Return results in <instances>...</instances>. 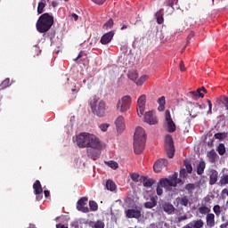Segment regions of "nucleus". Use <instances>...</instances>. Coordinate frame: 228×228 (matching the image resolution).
<instances>
[{"label": "nucleus", "mask_w": 228, "mask_h": 228, "mask_svg": "<svg viewBox=\"0 0 228 228\" xmlns=\"http://www.w3.org/2000/svg\"><path fill=\"white\" fill-rule=\"evenodd\" d=\"M77 145L81 149H101V141L95 134L84 132L77 136Z\"/></svg>", "instance_id": "nucleus-1"}, {"label": "nucleus", "mask_w": 228, "mask_h": 228, "mask_svg": "<svg viewBox=\"0 0 228 228\" xmlns=\"http://www.w3.org/2000/svg\"><path fill=\"white\" fill-rule=\"evenodd\" d=\"M91 111L94 117L104 118L108 115L106 102L101 98L94 97L89 102Z\"/></svg>", "instance_id": "nucleus-2"}, {"label": "nucleus", "mask_w": 228, "mask_h": 228, "mask_svg": "<svg viewBox=\"0 0 228 228\" xmlns=\"http://www.w3.org/2000/svg\"><path fill=\"white\" fill-rule=\"evenodd\" d=\"M146 142L147 134H145V129L137 126L134 134V151L135 154H142L143 152Z\"/></svg>", "instance_id": "nucleus-3"}, {"label": "nucleus", "mask_w": 228, "mask_h": 228, "mask_svg": "<svg viewBox=\"0 0 228 228\" xmlns=\"http://www.w3.org/2000/svg\"><path fill=\"white\" fill-rule=\"evenodd\" d=\"M53 24H54V16L45 12L38 18L36 28L39 33H47L53 28Z\"/></svg>", "instance_id": "nucleus-4"}, {"label": "nucleus", "mask_w": 228, "mask_h": 228, "mask_svg": "<svg viewBox=\"0 0 228 228\" xmlns=\"http://www.w3.org/2000/svg\"><path fill=\"white\" fill-rule=\"evenodd\" d=\"M177 173H174L168 178H162L159 180V184L161 188H165V190L170 191L171 188H175L177 184L182 183L181 179H178Z\"/></svg>", "instance_id": "nucleus-5"}, {"label": "nucleus", "mask_w": 228, "mask_h": 228, "mask_svg": "<svg viewBox=\"0 0 228 228\" xmlns=\"http://www.w3.org/2000/svg\"><path fill=\"white\" fill-rule=\"evenodd\" d=\"M131 108V96L125 95L120 100L118 101L117 109L120 113H124L129 110Z\"/></svg>", "instance_id": "nucleus-6"}, {"label": "nucleus", "mask_w": 228, "mask_h": 228, "mask_svg": "<svg viewBox=\"0 0 228 228\" xmlns=\"http://www.w3.org/2000/svg\"><path fill=\"white\" fill-rule=\"evenodd\" d=\"M165 149L167 157L172 159L175 155V147L174 146V139L171 137L170 134L166 135L165 138Z\"/></svg>", "instance_id": "nucleus-7"}, {"label": "nucleus", "mask_w": 228, "mask_h": 228, "mask_svg": "<svg viewBox=\"0 0 228 228\" xmlns=\"http://www.w3.org/2000/svg\"><path fill=\"white\" fill-rule=\"evenodd\" d=\"M168 167V160L167 159H160L155 162L153 165V170L156 174H159L163 168Z\"/></svg>", "instance_id": "nucleus-8"}, {"label": "nucleus", "mask_w": 228, "mask_h": 228, "mask_svg": "<svg viewBox=\"0 0 228 228\" xmlns=\"http://www.w3.org/2000/svg\"><path fill=\"white\" fill-rule=\"evenodd\" d=\"M86 202H88V198H81L77 203V209L82 211V213H89L90 208L86 206Z\"/></svg>", "instance_id": "nucleus-9"}, {"label": "nucleus", "mask_w": 228, "mask_h": 228, "mask_svg": "<svg viewBox=\"0 0 228 228\" xmlns=\"http://www.w3.org/2000/svg\"><path fill=\"white\" fill-rule=\"evenodd\" d=\"M144 122H146L150 126H155V124L158 122V118H156L154 112L148 111L144 114Z\"/></svg>", "instance_id": "nucleus-10"}, {"label": "nucleus", "mask_w": 228, "mask_h": 228, "mask_svg": "<svg viewBox=\"0 0 228 228\" xmlns=\"http://www.w3.org/2000/svg\"><path fill=\"white\" fill-rule=\"evenodd\" d=\"M101 148H88L87 149V156L91 159H94L95 161L96 159H99V156H101Z\"/></svg>", "instance_id": "nucleus-11"}, {"label": "nucleus", "mask_w": 228, "mask_h": 228, "mask_svg": "<svg viewBox=\"0 0 228 228\" xmlns=\"http://www.w3.org/2000/svg\"><path fill=\"white\" fill-rule=\"evenodd\" d=\"M208 175L209 177L210 186L216 184V183L218 181V171H216L215 169H209Z\"/></svg>", "instance_id": "nucleus-12"}, {"label": "nucleus", "mask_w": 228, "mask_h": 228, "mask_svg": "<svg viewBox=\"0 0 228 228\" xmlns=\"http://www.w3.org/2000/svg\"><path fill=\"white\" fill-rule=\"evenodd\" d=\"M126 218H140L142 216V211L138 209H127L126 210Z\"/></svg>", "instance_id": "nucleus-13"}, {"label": "nucleus", "mask_w": 228, "mask_h": 228, "mask_svg": "<svg viewBox=\"0 0 228 228\" xmlns=\"http://www.w3.org/2000/svg\"><path fill=\"white\" fill-rule=\"evenodd\" d=\"M33 190L35 195H37V199H40L42 197V193H44V189L42 188V183L38 180H37L33 184Z\"/></svg>", "instance_id": "nucleus-14"}, {"label": "nucleus", "mask_w": 228, "mask_h": 228, "mask_svg": "<svg viewBox=\"0 0 228 228\" xmlns=\"http://www.w3.org/2000/svg\"><path fill=\"white\" fill-rule=\"evenodd\" d=\"M114 36H115V33L113 31L104 34L100 40L101 44L102 45H106L110 44V42H111V40H113Z\"/></svg>", "instance_id": "nucleus-15"}, {"label": "nucleus", "mask_w": 228, "mask_h": 228, "mask_svg": "<svg viewBox=\"0 0 228 228\" xmlns=\"http://www.w3.org/2000/svg\"><path fill=\"white\" fill-rule=\"evenodd\" d=\"M162 209L167 215H174L175 213V207L170 202H165L162 204Z\"/></svg>", "instance_id": "nucleus-16"}, {"label": "nucleus", "mask_w": 228, "mask_h": 228, "mask_svg": "<svg viewBox=\"0 0 228 228\" xmlns=\"http://www.w3.org/2000/svg\"><path fill=\"white\" fill-rule=\"evenodd\" d=\"M116 127L119 133H122L124 129H126V121L124 119V117L119 116L115 121Z\"/></svg>", "instance_id": "nucleus-17"}, {"label": "nucleus", "mask_w": 228, "mask_h": 228, "mask_svg": "<svg viewBox=\"0 0 228 228\" xmlns=\"http://www.w3.org/2000/svg\"><path fill=\"white\" fill-rule=\"evenodd\" d=\"M207 158L208 159L209 163L215 164L218 159V154L215 151V149L210 150L207 153Z\"/></svg>", "instance_id": "nucleus-18"}, {"label": "nucleus", "mask_w": 228, "mask_h": 228, "mask_svg": "<svg viewBox=\"0 0 228 228\" xmlns=\"http://www.w3.org/2000/svg\"><path fill=\"white\" fill-rule=\"evenodd\" d=\"M207 227L213 228L215 226V214L209 213L206 216Z\"/></svg>", "instance_id": "nucleus-19"}, {"label": "nucleus", "mask_w": 228, "mask_h": 228, "mask_svg": "<svg viewBox=\"0 0 228 228\" xmlns=\"http://www.w3.org/2000/svg\"><path fill=\"white\" fill-rule=\"evenodd\" d=\"M158 204V201L156 200L155 197H151L150 199V201H147L146 203H144V208H146L147 209H152V208H156Z\"/></svg>", "instance_id": "nucleus-20"}, {"label": "nucleus", "mask_w": 228, "mask_h": 228, "mask_svg": "<svg viewBox=\"0 0 228 228\" xmlns=\"http://www.w3.org/2000/svg\"><path fill=\"white\" fill-rule=\"evenodd\" d=\"M166 4L167 8L166 11L167 15H172L174 13V0H167Z\"/></svg>", "instance_id": "nucleus-21"}, {"label": "nucleus", "mask_w": 228, "mask_h": 228, "mask_svg": "<svg viewBox=\"0 0 228 228\" xmlns=\"http://www.w3.org/2000/svg\"><path fill=\"white\" fill-rule=\"evenodd\" d=\"M204 170H206V162L201 160L197 166L198 175H202V174H204Z\"/></svg>", "instance_id": "nucleus-22"}, {"label": "nucleus", "mask_w": 228, "mask_h": 228, "mask_svg": "<svg viewBox=\"0 0 228 228\" xmlns=\"http://www.w3.org/2000/svg\"><path fill=\"white\" fill-rule=\"evenodd\" d=\"M105 186L106 189L110 191H115L117 190V184H115V182H113V180H108Z\"/></svg>", "instance_id": "nucleus-23"}, {"label": "nucleus", "mask_w": 228, "mask_h": 228, "mask_svg": "<svg viewBox=\"0 0 228 228\" xmlns=\"http://www.w3.org/2000/svg\"><path fill=\"white\" fill-rule=\"evenodd\" d=\"M156 181L154 179H147L145 177H142V184L145 188H151L152 184H154Z\"/></svg>", "instance_id": "nucleus-24"}, {"label": "nucleus", "mask_w": 228, "mask_h": 228, "mask_svg": "<svg viewBox=\"0 0 228 228\" xmlns=\"http://www.w3.org/2000/svg\"><path fill=\"white\" fill-rule=\"evenodd\" d=\"M198 211L200 215H209V213H211V208L203 205L198 208Z\"/></svg>", "instance_id": "nucleus-25"}, {"label": "nucleus", "mask_w": 228, "mask_h": 228, "mask_svg": "<svg viewBox=\"0 0 228 228\" xmlns=\"http://www.w3.org/2000/svg\"><path fill=\"white\" fill-rule=\"evenodd\" d=\"M158 103L159 104L158 108L159 111H163L165 110V104H166L165 96H161L160 98H159Z\"/></svg>", "instance_id": "nucleus-26"}, {"label": "nucleus", "mask_w": 228, "mask_h": 228, "mask_svg": "<svg viewBox=\"0 0 228 228\" xmlns=\"http://www.w3.org/2000/svg\"><path fill=\"white\" fill-rule=\"evenodd\" d=\"M192 228H202L204 227V221L202 219H199L197 221L191 222Z\"/></svg>", "instance_id": "nucleus-27"}, {"label": "nucleus", "mask_w": 228, "mask_h": 228, "mask_svg": "<svg viewBox=\"0 0 228 228\" xmlns=\"http://www.w3.org/2000/svg\"><path fill=\"white\" fill-rule=\"evenodd\" d=\"M146 101H147V96H145L144 94L141 95L137 100V106L145 107Z\"/></svg>", "instance_id": "nucleus-28"}, {"label": "nucleus", "mask_w": 228, "mask_h": 228, "mask_svg": "<svg viewBox=\"0 0 228 228\" xmlns=\"http://www.w3.org/2000/svg\"><path fill=\"white\" fill-rule=\"evenodd\" d=\"M166 124L167 126L168 133H175L176 126H175V123H174V121H169Z\"/></svg>", "instance_id": "nucleus-29"}, {"label": "nucleus", "mask_w": 228, "mask_h": 228, "mask_svg": "<svg viewBox=\"0 0 228 228\" xmlns=\"http://www.w3.org/2000/svg\"><path fill=\"white\" fill-rule=\"evenodd\" d=\"M216 151L218 152L219 156H224V154H225L226 152L225 144L219 143V145L216 148Z\"/></svg>", "instance_id": "nucleus-30"}, {"label": "nucleus", "mask_w": 228, "mask_h": 228, "mask_svg": "<svg viewBox=\"0 0 228 228\" xmlns=\"http://www.w3.org/2000/svg\"><path fill=\"white\" fill-rule=\"evenodd\" d=\"M214 138H216V140H225V138H228V134L225 132L216 133L215 134Z\"/></svg>", "instance_id": "nucleus-31"}, {"label": "nucleus", "mask_w": 228, "mask_h": 228, "mask_svg": "<svg viewBox=\"0 0 228 228\" xmlns=\"http://www.w3.org/2000/svg\"><path fill=\"white\" fill-rule=\"evenodd\" d=\"M147 79H149V76L142 75L139 79H137V81H135V85H137V86H142V85H143Z\"/></svg>", "instance_id": "nucleus-32"}, {"label": "nucleus", "mask_w": 228, "mask_h": 228, "mask_svg": "<svg viewBox=\"0 0 228 228\" xmlns=\"http://www.w3.org/2000/svg\"><path fill=\"white\" fill-rule=\"evenodd\" d=\"M185 190L189 195H193V191H195V185L193 183H187L185 185Z\"/></svg>", "instance_id": "nucleus-33"}, {"label": "nucleus", "mask_w": 228, "mask_h": 228, "mask_svg": "<svg viewBox=\"0 0 228 228\" xmlns=\"http://www.w3.org/2000/svg\"><path fill=\"white\" fill-rule=\"evenodd\" d=\"M163 9H160L157 13H156V17H157V22L158 24H163L164 19H163Z\"/></svg>", "instance_id": "nucleus-34"}, {"label": "nucleus", "mask_w": 228, "mask_h": 228, "mask_svg": "<svg viewBox=\"0 0 228 228\" xmlns=\"http://www.w3.org/2000/svg\"><path fill=\"white\" fill-rule=\"evenodd\" d=\"M128 78L131 79V81H134L136 83V81H138V72L130 71L128 73Z\"/></svg>", "instance_id": "nucleus-35"}, {"label": "nucleus", "mask_w": 228, "mask_h": 228, "mask_svg": "<svg viewBox=\"0 0 228 228\" xmlns=\"http://www.w3.org/2000/svg\"><path fill=\"white\" fill-rule=\"evenodd\" d=\"M12 84L10 83V78H5L0 85L1 90H4V88H8Z\"/></svg>", "instance_id": "nucleus-36"}, {"label": "nucleus", "mask_w": 228, "mask_h": 228, "mask_svg": "<svg viewBox=\"0 0 228 228\" xmlns=\"http://www.w3.org/2000/svg\"><path fill=\"white\" fill-rule=\"evenodd\" d=\"M105 163L106 165H108V167H110V168H112V170H117V168H118V163H117L116 161L110 160L109 162Z\"/></svg>", "instance_id": "nucleus-37"}, {"label": "nucleus", "mask_w": 228, "mask_h": 228, "mask_svg": "<svg viewBox=\"0 0 228 228\" xmlns=\"http://www.w3.org/2000/svg\"><path fill=\"white\" fill-rule=\"evenodd\" d=\"M213 211L216 215V216H220V215H222V208L220 207V205H216L213 207Z\"/></svg>", "instance_id": "nucleus-38"}, {"label": "nucleus", "mask_w": 228, "mask_h": 228, "mask_svg": "<svg viewBox=\"0 0 228 228\" xmlns=\"http://www.w3.org/2000/svg\"><path fill=\"white\" fill-rule=\"evenodd\" d=\"M44 8H45V3H44V0H42L41 2L38 3L37 13H44Z\"/></svg>", "instance_id": "nucleus-39"}, {"label": "nucleus", "mask_w": 228, "mask_h": 228, "mask_svg": "<svg viewBox=\"0 0 228 228\" xmlns=\"http://www.w3.org/2000/svg\"><path fill=\"white\" fill-rule=\"evenodd\" d=\"M89 208L91 209V211H97V209H99V206L97 205V203L94 200H90L89 201Z\"/></svg>", "instance_id": "nucleus-40"}, {"label": "nucleus", "mask_w": 228, "mask_h": 228, "mask_svg": "<svg viewBox=\"0 0 228 228\" xmlns=\"http://www.w3.org/2000/svg\"><path fill=\"white\" fill-rule=\"evenodd\" d=\"M181 206H184L185 208H188V204H190V200H188V197L183 196L180 200Z\"/></svg>", "instance_id": "nucleus-41"}, {"label": "nucleus", "mask_w": 228, "mask_h": 228, "mask_svg": "<svg viewBox=\"0 0 228 228\" xmlns=\"http://www.w3.org/2000/svg\"><path fill=\"white\" fill-rule=\"evenodd\" d=\"M220 102L224 105L226 111H228V97L221 96Z\"/></svg>", "instance_id": "nucleus-42"}, {"label": "nucleus", "mask_w": 228, "mask_h": 228, "mask_svg": "<svg viewBox=\"0 0 228 228\" xmlns=\"http://www.w3.org/2000/svg\"><path fill=\"white\" fill-rule=\"evenodd\" d=\"M199 109L194 105V107L190 111V115L192 117V118H195L199 115Z\"/></svg>", "instance_id": "nucleus-43"}, {"label": "nucleus", "mask_w": 228, "mask_h": 228, "mask_svg": "<svg viewBox=\"0 0 228 228\" xmlns=\"http://www.w3.org/2000/svg\"><path fill=\"white\" fill-rule=\"evenodd\" d=\"M219 183L221 184V186H225L226 184H228V175H224L221 177Z\"/></svg>", "instance_id": "nucleus-44"}, {"label": "nucleus", "mask_w": 228, "mask_h": 228, "mask_svg": "<svg viewBox=\"0 0 228 228\" xmlns=\"http://www.w3.org/2000/svg\"><path fill=\"white\" fill-rule=\"evenodd\" d=\"M110 28H113V19H110L103 24V29H110Z\"/></svg>", "instance_id": "nucleus-45"}, {"label": "nucleus", "mask_w": 228, "mask_h": 228, "mask_svg": "<svg viewBox=\"0 0 228 228\" xmlns=\"http://www.w3.org/2000/svg\"><path fill=\"white\" fill-rule=\"evenodd\" d=\"M165 120H166V123L174 121L172 119V116L170 115V110H167L165 111Z\"/></svg>", "instance_id": "nucleus-46"}, {"label": "nucleus", "mask_w": 228, "mask_h": 228, "mask_svg": "<svg viewBox=\"0 0 228 228\" xmlns=\"http://www.w3.org/2000/svg\"><path fill=\"white\" fill-rule=\"evenodd\" d=\"M108 127H110V124L108 123H102L99 126V129H101V131H102L103 133H106V131H108Z\"/></svg>", "instance_id": "nucleus-47"}, {"label": "nucleus", "mask_w": 228, "mask_h": 228, "mask_svg": "<svg viewBox=\"0 0 228 228\" xmlns=\"http://www.w3.org/2000/svg\"><path fill=\"white\" fill-rule=\"evenodd\" d=\"M94 228H104L105 224L104 222L101 221V220H97L94 225Z\"/></svg>", "instance_id": "nucleus-48"}, {"label": "nucleus", "mask_w": 228, "mask_h": 228, "mask_svg": "<svg viewBox=\"0 0 228 228\" xmlns=\"http://www.w3.org/2000/svg\"><path fill=\"white\" fill-rule=\"evenodd\" d=\"M195 37V33L193 31H191L187 37V43L186 45L184 46L183 49H186V46H188V44H190V41L191 40V38H193Z\"/></svg>", "instance_id": "nucleus-49"}, {"label": "nucleus", "mask_w": 228, "mask_h": 228, "mask_svg": "<svg viewBox=\"0 0 228 228\" xmlns=\"http://www.w3.org/2000/svg\"><path fill=\"white\" fill-rule=\"evenodd\" d=\"M131 179L134 183H138V181L140 180V175H138L136 173H134V174L131 175Z\"/></svg>", "instance_id": "nucleus-50"}, {"label": "nucleus", "mask_w": 228, "mask_h": 228, "mask_svg": "<svg viewBox=\"0 0 228 228\" xmlns=\"http://www.w3.org/2000/svg\"><path fill=\"white\" fill-rule=\"evenodd\" d=\"M207 102L208 104V115H211L213 113V103H211V100H208Z\"/></svg>", "instance_id": "nucleus-51"}, {"label": "nucleus", "mask_w": 228, "mask_h": 228, "mask_svg": "<svg viewBox=\"0 0 228 228\" xmlns=\"http://www.w3.org/2000/svg\"><path fill=\"white\" fill-rule=\"evenodd\" d=\"M144 111H145V107H138V109H137L138 117H142V115H143Z\"/></svg>", "instance_id": "nucleus-52"}, {"label": "nucleus", "mask_w": 228, "mask_h": 228, "mask_svg": "<svg viewBox=\"0 0 228 228\" xmlns=\"http://www.w3.org/2000/svg\"><path fill=\"white\" fill-rule=\"evenodd\" d=\"M157 195L159 196L163 195V187H161L159 183H158V186H157Z\"/></svg>", "instance_id": "nucleus-53"}, {"label": "nucleus", "mask_w": 228, "mask_h": 228, "mask_svg": "<svg viewBox=\"0 0 228 228\" xmlns=\"http://www.w3.org/2000/svg\"><path fill=\"white\" fill-rule=\"evenodd\" d=\"M93 3H94L95 4H99V6L104 4V3H106V0H91Z\"/></svg>", "instance_id": "nucleus-54"}, {"label": "nucleus", "mask_w": 228, "mask_h": 228, "mask_svg": "<svg viewBox=\"0 0 228 228\" xmlns=\"http://www.w3.org/2000/svg\"><path fill=\"white\" fill-rule=\"evenodd\" d=\"M185 167H186L188 174H191V172H193V167H191V164H187L185 166Z\"/></svg>", "instance_id": "nucleus-55"}, {"label": "nucleus", "mask_w": 228, "mask_h": 228, "mask_svg": "<svg viewBox=\"0 0 228 228\" xmlns=\"http://www.w3.org/2000/svg\"><path fill=\"white\" fill-rule=\"evenodd\" d=\"M196 94L199 97H201V99H203L204 94H202V89L201 88H198L197 91H196Z\"/></svg>", "instance_id": "nucleus-56"}, {"label": "nucleus", "mask_w": 228, "mask_h": 228, "mask_svg": "<svg viewBox=\"0 0 228 228\" xmlns=\"http://www.w3.org/2000/svg\"><path fill=\"white\" fill-rule=\"evenodd\" d=\"M194 106H196L198 110H206V104L195 103Z\"/></svg>", "instance_id": "nucleus-57"}, {"label": "nucleus", "mask_w": 228, "mask_h": 228, "mask_svg": "<svg viewBox=\"0 0 228 228\" xmlns=\"http://www.w3.org/2000/svg\"><path fill=\"white\" fill-rule=\"evenodd\" d=\"M215 145V139H210L208 142V147H214Z\"/></svg>", "instance_id": "nucleus-58"}, {"label": "nucleus", "mask_w": 228, "mask_h": 228, "mask_svg": "<svg viewBox=\"0 0 228 228\" xmlns=\"http://www.w3.org/2000/svg\"><path fill=\"white\" fill-rule=\"evenodd\" d=\"M190 94L192 95V97H194V99H199V94H197L196 91H191Z\"/></svg>", "instance_id": "nucleus-59"}, {"label": "nucleus", "mask_w": 228, "mask_h": 228, "mask_svg": "<svg viewBox=\"0 0 228 228\" xmlns=\"http://www.w3.org/2000/svg\"><path fill=\"white\" fill-rule=\"evenodd\" d=\"M183 220H188V216L184 215L178 218V222H183Z\"/></svg>", "instance_id": "nucleus-60"}, {"label": "nucleus", "mask_w": 228, "mask_h": 228, "mask_svg": "<svg viewBox=\"0 0 228 228\" xmlns=\"http://www.w3.org/2000/svg\"><path fill=\"white\" fill-rule=\"evenodd\" d=\"M199 183L200 184H206V176H202Z\"/></svg>", "instance_id": "nucleus-61"}, {"label": "nucleus", "mask_w": 228, "mask_h": 228, "mask_svg": "<svg viewBox=\"0 0 228 228\" xmlns=\"http://www.w3.org/2000/svg\"><path fill=\"white\" fill-rule=\"evenodd\" d=\"M180 70H182V71H184V70H185L184 62H183V61H181V62H180Z\"/></svg>", "instance_id": "nucleus-62"}, {"label": "nucleus", "mask_w": 228, "mask_h": 228, "mask_svg": "<svg viewBox=\"0 0 228 228\" xmlns=\"http://www.w3.org/2000/svg\"><path fill=\"white\" fill-rule=\"evenodd\" d=\"M71 17L74 19V20H77V19H79V16H77L76 13H72Z\"/></svg>", "instance_id": "nucleus-63"}, {"label": "nucleus", "mask_w": 228, "mask_h": 228, "mask_svg": "<svg viewBox=\"0 0 228 228\" xmlns=\"http://www.w3.org/2000/svg\"><path fill=\"white\" fill-rule=\"evenodd\" d=\"M56 228H69V227L65 226V224H56Z\"/></svg>", "instance_id": "nucleus-64"}]
</instances>
